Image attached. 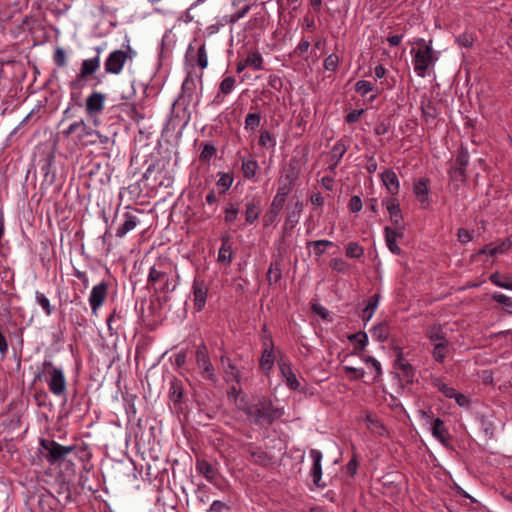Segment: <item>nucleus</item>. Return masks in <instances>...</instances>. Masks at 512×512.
I'll list each match as a JSON object with an SVG mask.
<instances>
[{
  "label": "nucleus",
  "instance_id": "nucleus-1",
  "mask_svg": "<svg viewBox=\"0 0 512 512\" xmlns=\"http://www.w3.org/2000/svg\"><path fill=\"white\" fill-rule=\"evenodd\" d=\"M414 43L418 46L417 50L414 48L411 50L414 71L419 77H425L427 70L435 64L438 57L425 39L418 38Z\"/></svg>",
  "mask_w": 512,
  "mask_h": 512
},
{
  "label": "nucleus",
  "instance_id": "nucleus-2",
  "mask_svg": "<svg viewBox=\"0 0 512 512\" xmlns=\"http://www.w3.org/2000/svg\"><path fill=\"white\" fill-rule=\"evenodd\" d=\"M245 413L250 422L256 425L270 424L282 416V411L273 406L268 400L258 401L248 405Z\"/></svg>",
  "mask_w": 512,
  "mask_h": 512
},
{
  "label": "nucleus",
  "instance_id": "nucleus-3",
  "mask_svg": "<svg viewBox=\"0 0 512 512\" xmlns=\"http://www.w3.org/2000/svg\"><path fill=\"white\" fill-rule=\"evenodd\" d=\"M43 368L49 391L56 397H64L66 399L67 381L63 369L54 366L50 360L43 362Z\"/></svg>",
  "mask_w": 512,
  "mask_h": 512
},
{
  "label": "nucleus",
  "instance_id": "nucleus-4",
  "mask_svg": "<svg viewBox=\"0 0 512 512\" xmlns=\"http://www.w3.org/2000/svg\"><path fill=\"white\" fill-rule=\"evenodd\" d=\"M63 135L70 138L78 147H87L93 145L92 137L94 129L89 126L85 120L80 119L71 123L64 131Z\"/></svg>",
  "mask_w": 512,
  "mask_h": 512
},
{
  "label": "nucleus",
  "instance_id": "nucleus-5",
  "mask_svg": "<svg viewBox=\"0 0 512 512\" xmlns=\"http://www.w3.org/2000/svg\"><path fill=\"white\" fill-rule=\"evenodd\" d=\"M42 454L50 465H60L68 454L74 451L75 446H63L54 440L41 439Z\"/></svg>",
  "mask_w": 512,
  "mask_h": 512
},
{
  "label": "nucleus",
  "instance_id": "nucleus-6",
  "mask_svg": "<svg viewBox=\"0 0 512 512\" xmlns=\"http://www.w3.org/2000/svg\"><path fill=\"white\" fill-rule=\"evenodd\" d=\"M136 56V52L129 44L126 49H117L112 51L104 63L105 72L108 74L118 75L122 72L124 65L127 61H132Z\"/></svg>",
  "mask_w": 512,
  "mask_h": 512
},
{
  "label": "nucleus",
  "instance_id": "nucleus-7",
  "mask_svg": "<svg viewBox=\"0 0 512 512\" xmlns=\"http://www.w3.org/2000/svg\"><path fill=\"white\" fill-rule=\"evenodd\" d=\"M106 96L101 92H92L85 101L86 115L92 119L93 124H98V118L105 109Z\"/></svg>",
  "mask_w": 512,
  "mask_h": 512
},
{
  "label": "nucleus",
  "instance_id": "nucleus-8",
  "mask_svg": "<svg viewBox=\"0 0 512 512\" xmlns=\"http://www.w3.org/2000/svg\"><path fill=\"white\" fill-rule=\"evenodd\" d=\"M195 358L201 376L206 380L216 383L217 377L214 371V367L204 346L198 347L195 353Z\"/></svg>",
  "mask_w": 512,
  "mask_h": 512
},
{
  "label": "nucleus",
  "instance_id": "nucleus-9",
  "mask_svg": "<svg viewBox=\"0 0 512 512\" xmlns=\"http://www.w3.org/2000/svg\"><path fill=\"white\" fill-rule=\"evenodd\" d=\"M107 294L108 284L105 281L93 286L88 299L93 315L97 316L98 310L104 304Z\"/></svg>",
  "mask_w": 512,
  "mask_h": 512
},
{
  "label": "nucleus",
  "instance_id": "nucleus-10",
  "mask_svg": "<svg viewBox=\"0 0 512 512\" xmlns=\"http://www.w3.org/2000/svg\"><path fill=\"white\" fill-rule=\"evenodd\" d=\"M382 204L387 208L389 212L390 221L394 225V229L403 230V215L398 199L395 197L386 198L382 201Z\"/></svg>",
  "mask_w": 512,
  "mask_h": 512
},
{
  "label": "nucleus",
  "instance_id": "nucleus-11",
  "mask_svg": "<svg viewBox=\"0 0 512 512\" xmlns=\"http://www.w3.org/2000/svg\"><path fill=\"white\" fill-rule=\"evenodd\" d=\"M100 53V50H98ZM100 68V56L97 54L93 58L85 59L82 61L80 71L77 75L76 81L71 83V87L75 88L81 80L86 79L88 76L94 74Z\"/></svg>",
  "mask_w": 512,
  "mask_h": 512
},
{
  "label": "nucleus",
  "instance_id": "nucleus-12",
  "mask_svg": "<svg viewBox=\"0 0 512 512\" xmlns=\"http://www.w3.org/2000/svg\"><path fill=\"white\" fill-rule=\"evenodd\" d=\"M195 466L196 471L208 482L216 483L219 477V470L216 463H212L205 458H197Z\"/></svg>",
  "mask_w": 512,
  "mask_h": 512
},
{
  "label": "nucleus",
  "instance_id": "nucleus-13",
  "mask_svg": "<svg viewBox=\"0 0 512 512\" xmlns=\"http://www.w3.org/2000/svg\"><path fill=\"white\" fill-rule=\"evenodd\" d=\"M278 367L287 386L293 390H297L300 387V383L292 370L290 362L285 357L281 356L278 359Z\"/></svg>",
  "mask_w": 512,
  "mask_h": 512
},
{
  "label": "nucleus",
  "instance_id": "nucleus-14",
  "mask_svg": "<svg viewBox=\"0 0 512 512\" xmlns=\"http://www.w3.org/2000/svg\"><path fill=\"white\" fill-rule=\"evenodd\" d=\"M510 247L511 242L509 240L501 241L499 244L495 246L493 244H487L472 255V260L476 261L482 255H489L490 257H495L499 254H504L510 249Z\"/></svg>",
  "mask_w": 512,
  "mask_h": 512
},
{
  "label": "nucleus",
  "instance_id": "nucleus-15",
  "mask_svg": "<svg viewBox=\"0 0 512 512\" xmlns=\"http://www.w3.org/2000/svg\"><path fill=\"white\" fill-rule=\"evenodd\" d=\"M193 295H194V303L195 307L198 311H200L206 303L208 286L206 285L204 280H200L195 278L193 281Z\"/></svg>",
  "mask_w": 512,
  "mask_h": 512
},
{
  "label": "nucleus",
  "instance_id": "nucleus-16",
  "mask_svg": "<svg viewBox=\"0 0 512 512\" xmlns=\"http://www.w3.org/2000/svg\"><path fill=\"white\" fill-rule=\"evenodd\" d=\"M303 204L296 198H292L287 205V218L285 226L293 228L300 219Z\"/></svg>",
  "mask_w": 512,
  "mask_h": 512
},
{
  "label": "nucleus",
  "instance_id": "nucleus-17",
  "mask_svg": "<svg viewBox=\"0 0 512 512\" xmlns=\"http://www.w3.org/2000/svg\"><path fill=\"white\" fill-rule=\"evenodd\" d=\"M220 362L225 373L226 381L240 383L241 372L239 368L231 361V359L227 356H221Z\"/></svg>",
  "mask_w": 512,
  "mask_h": 512
},
{
  "label": "nucleus",
  "instance_id": "nucleus-18",
  "mask_svg": "<svg viewBox=\"0 0 512 512\" xmlns=\"http://www.w3.org/2000/svg\"><path fill=\"white\" fill-rule=\"evenodd\" d=\"M433 437H435L443 446L450 447V434L440 418L433 420L432 429Z\"/></svg>",
  "mask_w": 512,
  "mask_h": 512
},
{
  "label": "nucleus",
  "instance_id": "nucleus-19",
  "mask_svg": "<svg viewBox=\"0 0 512 512\" xmlns=\"http://www.w3.org/2000/svg\"><path fill=\"white\" fill-rule=\"evenodd\" d=\"M381 180L392 197L399 193L400 183L396 173L392 169H385L381 173Z\"/></svg>",
  "mask_w": 512,
  "mask_h": 512
},
{
  "label": "nucleus",
  "instance_id": "nucleus-20",
  "mask_svg": "<svg viewBox=\"0 0 512 512\" xmlns=\"http://www.w3.org/2000/svg\"><path fill=\"white\" fill-rule=\"evenodd\" d=\"M385 241L389 250L395 254L400 255L402 249L396 244L397 238L403 237V230H396L389 226L384 228Z\"/></svg>",
  "mask_w": 512,
  "mask_h": 512
},
{
  "label": "nucleus",
  "instance_id": "nucleus-21",
  "mask_svg": "<svg viewBox=\"0 0 512 512\" xmlns=\"http://www.w3.org/2000/svg\"><path fill=\"white\" fill-rule=\"evenodd\" d=\"M429 183H430L429 179L423 177V178H420L413 185V193L415 194L416 198L423 206L429 205V197H428Z\"/></svg>",
  "mask_w": 512,
  "mask_h": 512
},
{
  "label": "nucleus",
  "instance_id": "nucleus-22",
  "mask_svg": "<svg viewBox=\"0 0 512 512\" xmlns=\"http://www.w3.org/2000/svg\"><path fill=\"white\" fill-rule=\"evenodd\" d=\"M125 313L120 309H114L107 318V327L110 335L117 334L123 328Z\"/></svg>",
  "mask_w": 512,
  "mask_h": 512
},
{
  "label": "nucleus",
  "instance_id": "nucleus-23",
  "mask_svg": "<svg viewBox=\"0 0 512 512\" xmlns=\"http://www.w3.org/2000/svg\"><path fill=\"white\" fill-rule=\"evenodd\" d=\"M348 341L353 346V354L360 355L368 344V335L364 331H358L347 336Z\"/></svg>",
  "mask_w": 512,
  "mask_h": 512
},
{
  "label": "nucleus",
  "instance_id": "nucleus-24",
  "mask_svg": "<svg viewBox=\"0 0 512 512\" xmlns=\"http://www.w3.org/2000/svg\"><path fill=\"white\" fill-rule=\"evenodd\" d=\"M381 295L379 293H376L369 297L367 300V304L365 308L362 310V313L360 315L364 326L367 325V323L372 319L375 311L378 308L379 301H380Z\"/></svg>",
  "mask_w": 512,
  "mask_h": 512
},
{
  "label": "nucleus",
  "instance_id": "nucleus-25",
  "mask_svg": "<svg viewBox=\"0 0 512 512\" xmlns=\"http://www.w3.org/2000/svg\"><path fill=\"white\" fill-rule=\"evenodd\" d=\"M235 84H236L235 77H233V76L225 77L219 85V91L214 98V102L217 104L222 103L224 101L225 96H227L234 90Z\"/></svg>",
  "mask_w": 512,
  "mask_h": 512
},
{
  "label": "nucleus",
  "instance_id": "nucleus-26",
  "mask_svg": "<svg viewBox=\"0 0 512 512\" xmlns=\"http://www.w3.org/2000/svg\"><path fill=\"white\" fill-rule=\"evenodd\" d=\"M264 345L265 348L260 358V367L266 374H269L274 365L275 355L273 353V344L271 341L269 344L265 343Z\"/></svg>",
  "mask_w": 512,
  "mask_h": 512
},
{
  "label": "nucleus",
  "instance_id": "nucleus-27",
  "mask_svg": "<svg viewBox=\"0 0 512 512\" xmlns=\"http://www.w3.org/2000/svg\"><path fill=\"white\" fill-rule=\"evenodd\" d=\"M202 78L203 73H201L200 75H192V73H188L182 83L183 94L188 96L189 98H192L197 88V83L199 82L200 85L202 86Z\"/></svg>",
  "mask_w": 512,
  "mask_h": 512
},
{
  "label": "nucleus",
  "instance_id": "nucleus-28",
  "mask_svg": "<svg viewBox=\"0 0 512 512\" xmlns=\"http://www.w3.org/2000/svg\"><path fill=\"white\" fill-rule=\"evenodd\" d=\"M123 218V224L116 231V237L118 238H123L128 232L134 230L139 222L138 218L129 212L124 213Z\"/></svg>",
  "mask_w": 512,
  "mask_h": 512
},
{
  "label": "nucleus",
  "instance_id": "nucleus-29",
  "mask_svg": "<svg viewBox=\"0 0 512 512\" xmlns=\"http://www.w3.org/2000/svg\"><path fill=\"white\" fill-rule=\"evenodd\" d=\"M347 151V146L344 144L342 140L337 141L332 147L329 153V161L331 162L329 165L330 170H334V168L338 165L339 161L343 157V155Z\"/></svg>",
  "mask_w": 512,
  "mask_h": 512
},
{
  "label": "nucleus",
  "instance_id": "nucleus-30",
  "mask_svg": "<svg viewBox=\"0 0 512 512\" xmlns=\"http://www.w3.org/2000/svg\"><path fill=\"white\" fill-rule=\"evenodd\" d=\"M371 336L378 342H385L390 335V327L386 321H382L370 329Z\"/></svg>",
  "mask_w": 512,
  "mask_h": 512
},
{
  "label": "nucleus",
  "instance_id": "nucleus-31",
  "mask_svg": "<svg viewBox=\"0 0 512 512\" xmlns=\"http://www.w3.org/2000/svg\"><path fill=\"white\" fill-rule=\"evenodd\" d=\"M426 337L429 339L430 342L434 344L449 342L448 339L446 338L445 332L439 325H432L428 327L426 331Z\"/></svg>",
  "mask_w": 512,
  "mask_h": 512
},
{
  "label": "nucleus",
  "instance_id": "nucleus-32",
  "mask_svg": "<svg viewBox=\"0 0 512 512\" xmlns=\"http://www.w3.org/2000/svg\"><path fill=\"white\" fill-rule=\"evenodd\" d=\"M261 114L256 112H249L244 121V130L249 134H254L261 124Z\"/></svg>",
  "mask_w": 512,
  "mask_h": 512
},
{
  "label": "nucleus",
  "instance_id": "nucleus-33",
  "mask_svg": "<svg viewBox=\"0 0 512 512\" xmlns=\"http://www.w3.org/2000/svg\"><path fill=\"white\" fill-rule=\"evenodd\" d=\"M259 168L258 162L253 158H243L241 170L246 179H253Z\"/></svg>",
  "mask_w": 512,
  "mask_h": 512
},
{
  "label": "nucleus",
  "instance_id": "nucleus-34",
  "mask_svg": "<svg viewBox=\"0 0 512 512\" xmlns=\"http://www.w3.org/2000/svg\"><path fill=\"white\" fill-rule=\"evenodd\" d=\"M233 259V250L228 239H223L218 252V261L229 265Z\"/></svg>",
  "mask_w": 512,
  "mask_h": 512
},
{
  "label": "nucleus",
  "instance_id": "nucleus-35",
  "mask_svg": "<svg viewBox=\"0 0 512 512\" xmlns=\"http://www.w3.org/2000/svg\"><path fill=\"white\" fill-rule=\"evenodd\" d=\"M489 280L495 286L500 288H504L507 290H512V279H510L506 275H502L500 272L496 271L489 276Z\"/></svg>",
  "mask_w": 512,
  "mask_h": 512
},
{
  "label": "nucleus",
  "instance_id": "nucleus-36",
  "mask_svg": "<svg viewBox=\"0 0 512 512\" xmlns=\"http://www.w3.org/2000/svg\"><path fill=\"white\" fill-rule=\"evenodd\" d=\"M260 214V207L259 203L255 200H251L247 202L246 209H245V220L247 223L252 224L254 223Z\"/></svg>",
  "mask_w": 512,
  "mask_h": 512
},
{
  "label": "nucleus",
  "instance_id": "nucleus-37",
  "mask_svg": "<svg viewBox=\"0 0 512 512\" xmlns=\"http://www.w3.org/2000/svg\"><path fill=\"white\" fill-rule=\"evenodd\" d=\"M246 65L255 71L263 69V57L259 51H251L245 58Z\"/></svg>",
  "mask_w": 512,
  "mask_h": 512
},
{
  "label": "nucleus",
  "instance_id": "nucleus-38",
  "mask_svg": "<svg viewBox=\"0 0 512 512\" xmlns=\"http://www.w3.org/2000/svg\"><path fill=\"white\" fill-rule=\"evenodd\" d=\"M448 176H449L450 180L453 182L457 181V182L465 183L467 180L466 168H463V167H460L457 165H452L448 169Z\"/></svg>",
  "mask_w": 512,
  "mask_h": 512
},
{
  "label": "nucleus",
  "instance_id": "nucleus-39",
  "mask_svg": "<svg viewBox=\"0 0 512 512\" xmlns=\"http://www.w3.org/2000/svg\"><path fill=\"white\" fill-rule=\"evenodd\" d=\"M219 179L217 180V187L220 189V194H225L233 184V175L226 172L218 173Z\"/></svg>",
  "mask_w": 512,
  "mask_h": 512
},
{
  "label": "nucleus",
  "instance_id": "nucleus-40",
  "mask_svg": "<svg viewBox=\"0 0 512 512\" xmlns=\"http://www.w3.org/2000/svg\"><path fill=\"white\" fill-rule=\"evenodd\" d=\"M311 455L313 457V468H312V479L313 484L316 487L320 486V452L317 450H312Z\"/></svg>",
  "mask_w": 512,
  "mask_h": 512
},
{
  "label": "nucleus",
  "instance_id": "nucleus-41",
  "mask_svg": "<svg viewBox=\"0 0 512 512\" xmlns=\"http://www.w3.org/2000/svg\"><path fill=\"white\" fill-rule=\"evenodd\" d=\"M491 298L493 301L500 304L508 314L512 315V297L506 296L500 292H494Z\"/></svg>",
  "mask_w": 512,
  "mask_h": 512
},
{
  "label": "nucleus",
  "instance_id": "nucleus-42",
  "mask_svg": "<svg viewBox=\"0 0 512 512\" xmlns=\"http://www.w3.org/2000/svg\"><path fill=\"white\" fill-rule=\"evenodd\" d=\"M282 277L280 263L278 261L272 262L267 271V280L269 284H276Z\"/></svg>",
  "mask_w": 512,
  "mask_h": 512
},
{
  "label": "nucleus",
  "instance_id": "nucleus-43",
  "mask_svg": "<svg viewBox=\"0 0 512 512\" xmlns=\"http://www.w3.org/2000/svg\"><path fill=\"white\" fill-rule=\"evenodd\" d=\"M449 342L436 343L432 351L434 360L438 363H443L448 353Z\"/></svg>",
  "mask_w": 512,
  "mask_h": 512
},
{
  "label": "nucleus",
  "instance_id": "nucleus-44",
  "mask_svg": "<svg viewBox=\"0 0 512 512\" xmlns=\"http://www.w3.org/2000/svg\"><path fill=\"white\" fill-rule=\"evenodd\" d=\"M402 373V380L406 384H413L415 381L416 371L410 363H405L398 368Z\"/></svg>",
  "mask_w": 512,
  "mask_h": 512
},
{
  "label": "nucleus",
  "instance_id": "nucleus-45",
  "mask_svg": "<svg viewBox=\"0 0 512 512\" xmlns=\"http://www.w3.org/2000/svg\"><path fill=\"white\" fill-rule=\"evenodd\" d=\"M148 283H156L157 281H165L168 282L167 273L154 265L150 268L148 274Z\"/></svg>",
  "mask_w": 512,
  "mask_h": 512
},
{
  "label": "nucleus",
  "instance_id": "nucleus-46",
  "mask_svg": "<svg viewBox=\"0 0 512 512\" xmlns=\"http://www.w3.org/2000/svg\"><path fill=\"white\" fill-rule=\"evenodd\" d=\"M421 110L423 117L426 119L434 120L438 116V111L436 109L435 104L431 100H427L426 102H422Z\"/></svg>",
  "mask_w": 512,
  "mask_h": 512
},
{
  "label": "nucleus",
  "instance_id": "nucleus-47",
  "mask_svg": "<svg viewBox=\"0 0 512 512\" xmlns=\"http://www.w3.org/2000/svg\"><path fill=\"white\" fill-rule=\"evenodd\" d=\"M470 155L468 149L463 144L459 147L455 159V165L466 168L469 164Z\"/></svg>",
  "mask_w": 512,
  "mask_h": 512
},
{
  "label": "nucleus",
  "instance_id": "nucleus-48",
  "mask_svg": "<svg viewBox=\"0 0 512 512\" xmlns=\"http://www.w3.org/2000/svg\"><path fill=\"white\" fill-rule=\"evenodd\" d=\"M285 201H286V198L283 197V196H280L278 194H276L273 198V201L271 203V208H270V214H271V221L277 217V215L279 214V212L283 209L284 207V204H285Z\"/></svg>",
  "mask_w": 512,
  "mask_h": 512
},
{
  "label": "nucleus",
  "instance_id": "nucleus-49",
  "mask_svg": "<svg viewBox=\"0 0 512 512\" xmlns=\"http://www.w3.org/2000/svg\"><path fill=\"white\" fill-rule=\"evenodd\" d=\"M258 144L261 147L274 148L276 146V139L272 137L268 130H263L259 135Z\"/></svg>",
  "mask_w": 512,
  "mask_h": 512
},
{
  "label": "nucleus",
  "instance_id": "nucleus-50",
  "mask_svg": "<svg viewBox=\"0 0 512 512\" xmlns=\"http://www.w3.org/2000/svg\"><path fill=\"white\" fill-rule=\"evenodd\" d=\"M36 302L41 306L47 316L52 314V306L50 300L42 292L36 291L35 293Z\"/></svg>",
  "mask_w": 512,
  "mask_h": 512
},
{
  "label": "nucleus",
  "instance_id": "nucleus-51",
  "mask_svg": "<svg viewBox=\"0 0 512 512\" xmlns=\"http://www.w3.org/2000/svg\"><path fill=\"white\" fill-rule=\"evenodd\" d=\"M364 254V249L357 242H350L346 249V255L353 259H359Z\"/></svg>",
  "mask_w": 512,
  "mask_h": 512
},
{
  "label": "nucleus",
  "instance_id": "nucleus-52",
  "mask_svg": "<svg viewBox=\"0 0 512 512\" xmlns=\"http://www.w3.org/2000/svg\"><path fill=\"white\" fill-rule=\"evenodd\" d=\"M170 393L174 401L178 402L181 400L183 395L182 384L179 380L174 379L170 383Z\"/></svg>",
  "mask_w": 512,
  "mask_h": 512
},
{
  "label": "nucleus",
  "instance_id": "nucleus-53",
  "mask_svg": "<svg viewBox=\"0 0 512 512\" xmlns=\"http://www.w3.org/2000/svg\"><path fill=\"white\" fill-rule=\"evenodd\" d=\"M374 85L366 80H359L355 84V91L359 93L361 96H366L368 93L373 91Z\"/></svg>",
  "mask_w": 512,
  "mask_h": 512
},
{
  "label": "nucleus",
  "instance_id": "nucleus-54",
  "mask_svg": "<svg viewBox=\"0 0 512 512\" xmlns=\"http://www.w3.org/2000/svg\"><path fill=\"white\" fill-rule=\"evenodd\" d=\"M53 61H54L55 65L59 68L66 66L67 58H66V53L63 48H61V47L56 48L54 55H53Z\"/></svg>",
  "mask_w": 512,
  "mask_h": 512
},
{
  "label": "nucleus",
  "instance_id": "nucleus-55",
  "mask_svg": "<svg viewBox=\"0 0 512 512\" xmlns=\"http://www.w3.org/2000/svg\"><path fill=\"white\" fill-rule=\"evenodd\" d=\"M364 361L366 364L371 365V368L375 371V376L373 379L375 381L379 380L382 375V368L380 362L372 356H367L364 359Z\"/></svg>",
  "mask_w": 512,
  "mask_h": 512
},
{
  "label": "nucleus",
  "instance_id": "nucleus-56",
  "mask_svg": "<svg viewBox=\"0 0 512 512\" xmlns=\"http://www.w3.org/2000/svg\"><path fill=\"white\" fill-rule=\"evenodd\" d=\"M366 421L368 422V428L380 435L385 431V427L381 424L377 419L373 418L370 415L366 416Z\"/></svg>",
  "mask_w": 512,
  "mask_h": 512
},
{
  "label": "nucleus",
  "instance_id": "nucleus-57",
  "mask_svg": "<svg viewBox=\"0 0 512 512\" xmlns=\"http://www.w3.org/2000/svg\"><path fill=\"white\" fill-rule=\"evenodd\" d=\"M197 64L199 65V67H200L201 69H205V68H207V66H208V56H207V52H206L205 44H202V45L198 48V52H197Z\"/></svg>",
  "mask_w": 512,
  "mask_h": 512
},
{
  "label": "nucleus",
  "instance_id": "nucleus-58",
  "mask_svg": "<svg viewBox=\"0 0 512 512\" xmlns=\"http://www.w3.org/2000/svg\"><path fill=\"white\" fill-rule=\"evenodd\" d=\"M239 209L234 204L229 203L225 208V222L232 223L237 219Z\"/></svg>",
  "mask_w": 512,
  "mask_h": 512
},
{
  "label": "nucleus",
  "instance_id": "nucleus-59",
  "mask_svg": "<svg viewBox=\"0 0 512 512\" xmlns=\"http://www.w3.org/2000/svg\"><path fill=\"white\" fill-rule=\"evenodd\" d=\"M345 373L347 375H350V378L353 380H359L362 379L365 375V372L363 369L351 367V366H345L344 367Z\"/></svg>",
  "mask_w": 512,
  "mask_h": 512
},
{
  "label": "nucleus",
  "instance_id": "nucleus-60",
  "mask_svg": "<svg viewBox=\"0 0 512 512\" xmlns=\"http://www.w3.org/2000/svg\"><path fill=\"white\" fill-rule=\"evenodd\" d=\"M215 153H216V149H215L214 145L205 144L201 151L200 159L203 161H209L215 155Z\"/></svg>",
  "mask_w": 512,
  "mask_h": 512
},
{
  "label": "nucleus",
  "instance_id": "nucleus-61",
  "mask_svg": "<svg viewBox=\"0 0 512 512\" xmlns=\"http://www.w3.org/2000/svg\"><path fill=\"white\" fill-rule=\"evenodd\" d=\"M456 42L463 47L469 48L473 46L474 38L471 34L463 33L456 38Z\"/></svg>",
  "mask_w": 512,
  "mask_h": 512
},
{
  "label": "nucleus",
  "instance_id": "nucleus-62",
  "mask_svg": "<svg viewBox=\"0 0 512 512\" xmlns=\"http://www.w3.org/2000/svg\"><path fill=\"white\" fill-rule=\"evenodd\" d=\"M362 206H363V203L359 196L354 195L350 198V201L348 204V208H349L350 212L357 213V212L361 211Z\"/></svg>",
  "mask_w": 512,
  "mask_h": 512
},
{
  "label": "nucleus",
  "instance_id": "nucleus-63",
  "mask_svg": "<svg viewBox=\"0 0 512 512\" xmlns=\"http://www.w3.org/2000/svg\"><path fill=\"white\" fill-rule=\"evenodd\" d=\"M339 62L337 55L331 54L324 60V68L328 71H335Z\"/></svg>",
  "mask_w": 512,
  "mask_h": 512
},
{
  "label": "nucleus",
  "instance_id": "nucleus-64",
  "mask_svg": "<svg viewBox=\"0 0 512 512\" xmlns=\"http://www.w3.org/2000/svg\"><path fill=\"white\" fill-rule=\"evenodd\" d=\"M297 175L293 169L285 170L284 173L279 178L280 181L290 184L293 186L294 181L296 180Z\"/></svg>",
  "mask_w": 512,
  "mask_h": 512
}]
</instances>
